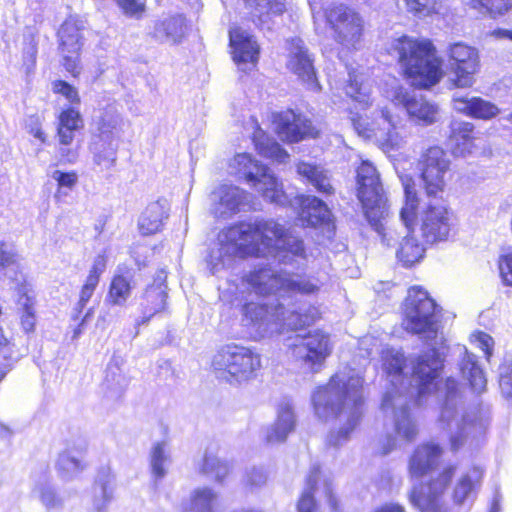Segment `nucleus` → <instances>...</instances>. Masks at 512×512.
I'll return each instance as SVG.
<instances>
[{
	"label": "nucleus",
	"mask_w": 512,
	"mask_h": 512,
	"mask_svg": "<svg viewBox=\"0 0 512 512\" xmlns=\"http://www.w3.org/2000/svg\"><path fill=\"white\" fill-rule=\"evenodd\" d=\"M386 51L395 58L400 76L413 88L429 89L444 76L442 59L431 39L402 35L394 38Z\"/></svg>",
	"instance_id": "f257e3e1"
},
{
	"label": "nucleus",
	"mask_w": 512,
	"mask_h": 512,
	"mask_svg": "<svg viewBox=\"0 0 512 512\" xmlns=\"http://www.w3.org/2000/svg\"><path fill=\"white\" fill-rule=\"evenodd\" d=\"M404 203L400 209V219L410 234L418 228L425 244L446 241L453 229L455 214L447 204H427L419 216L420 198L415 184L410 178L404 184Z\"/></svg>",
	"instance_id": "f03ea898"
},
{
	"label": "nucleus",
	"mask_w": 512,
	"mask_h": 512,
	"mask_svg": "<svg viewBox=\"0 0 512 512\" xmlns=\"http://www.w3.org/2000/svg\"><path fill=\"white\" fill-rule=\"evenodd\" d=\"M443 308L420 285L407 289L401 305V328L424 341H435L442 330Z\"/></svg>",
	"instance_id": "7ed1b4c3"
},
{
	"label": "nucleus",
	"mask_w": 512,
	"mask_h": 512,
	"mask_svg": "<svg viewBox=\"0 0 512 512\" xmlns=\"http://www.w3.org/2000/svg\"><path fill=\"white\" fill-rule=\"evenodd\" d=\"M256 255V222H239L219 232L217 246L211 249L207 263L212 274L230 266L235 259Z\"/></svg>",
	"instance_id": "20e7f679"
},
{
	"label": "nucleus",
	"mask_w": 512,
	"mask_h": 512,
	"mask_svg": "<svg viewBox=\"0 0 512 512\" xmlns=\"http://www.w3.org/2000/svg\"><path fill=\"white\" fill-rule=\"evenodd\" d=\"M356 196L369 224L378 233H383L382 221L388 215V199L376 167L362 161L356 169Z\"/></svg>",
	"instance_id": "39448f33"
},
{
	"label": "nucleus",
	"mask_w": 512,
	"mask_h": 512,
	"mask_svg": "<svg viewBox=\"0 0 512 512\" xmlns=\"http://www.w3.org/2000/svg\"><path fill=\"white\" fill-rule=\"evenodd\" d=\"M278 258L287 262L295 258H306V249L301 238L292 235L283 225L266 220L258 222V257Z\"/></svg>",
	"instance_id": "423d86ee"
},
{
	"label": "nucleus",
	"mask_w": 512,
	"mask_h": 512,
	"mask_svg": "<svg viewBox=\"0 0 512 512\" xmlns=\"http://www.w3.org/2000/svg\"><path fill=\"white\" fill-rule=\"evenodd\" d=\"M323 18L333 40L347 50L357 49L365 36V20L359 11L344 3L323 10Z\"/></svg>",
	"instance_id": "0eeeda50"
},
{
	"label": "nucleus",
	"mask_w": 512,
	"mask_h": 512,
	"mask_svg": "<svg viewBox=\"0 0 512 512\" xmlns=\"http://www.w3.org/2000/svg\"><path fill=\"white\" fill-rule=\"evenodd\" d=\"M451 165L447 151L440 145H431L421 152L417 168L428 198H436L445 191L453 174Z\"/></svg>",
	"instance_id": "6e6552de"
},
{
	"label": "nucleus",
	"mask_w": 512,
	"mask_h": 512,
	"mask_svg": "<svg viewBox=\"0 0 512 512\" xmlns=\"http://www.w3.org/2000/svg\"><path fill=\"white\" fill-rule=\"evenodd\" d=\"M212 368L216 377L228 383H240L254 373L253 352L237 344L222 346L213 356Z\"/></svg>",
	"instance_id": "1a4fd4ad"
},
{
	"label": "nucleus",
	"mask_w": 512,
	"mask_h": 512,
	"mask_svg": "<svg viewBox=\"0 0 512 512\" xmlns=\"http://www.w3.org/2000/svg\"><path fill=\"white\" fill-rule=\"evenodd\" d=\"M457 466H444L435 477L412 486L408 498L419 512H445L441 504V496L450 486Z\"/></svg>",
	"instance_id": "9d476101"
},
{
	"label": "nucleus",
	"mask_w": 512,
	"mask_h": 512,
	"mask_svg": "<svg viewBox=\"0 0 512 512\" xmlns=\"http://www.w3.org/2000/svg\"><path fill=\"white\" fill-rule=\"evenodd\" d=\"M270 123L274 134L289 145L316 139L320 135L310 118L292 108L272 112Z\"/></svg>",
	"instance_id": "9b49d317"
},
{
	"label": "nucleus",
	"mask_w": 512,
	"mask_h": 512,
	"mask_svg": "<svg viewBox=\"0 0 512 512\" xmlns=\"http://www.w3.org/2000/svg\"><path fill=\"white\" fill-rule=\"evenodd\" d=\"M446 61L452 75V88H470L474 84L475 75L480 70V56L475 47L463 42L453 43L447 48Z\"/></svg>",
	"instance_id": "f8f14e48"
},
{
	"label": "nucleus",
	"mask_w": 512,
	"mask_h": 512,
	"mask_svg": "<svg viewBox=\"0 0 512 512\" xmlns=\"http://www.w3.org/2000/svg\"><path fill=\"white\" fill-rule=\"evenodd\" d=\"M123 119L118 114H109L101 118L98 134L94 137L90 150L96 165L109 169L116 163L117 149Z\"/></svg>",
	"instance_id": "ddd939ff"
},
{
	"label": "nucleus",
	"mask_w": 512,
	"mask_h": 512,
	"mask_svg": "<svg viewBox=\"0 0 512 512\" xmlns=\"http://www.w3.org/2000/svg\"><path fill=\"white\" fill-rule=\"evenodd\" d=\"M288 49L287 69L297 76L307 90L319 92L322 87L314 66V58L304 42L299 38H292L288 41Z\"/></svg>",
	"instance_id": "4468645a"
},
{
	"label": "nucleus",
	"mask_w": 512,
	"mask_h": 512,
	"mask_svg": "<svg viewBox=\"0 0 512 512\" xmlns=\"http://www.w3.org/2000/svg\"><path fill=\"white\" fill-rule=\"evenodd\" d=\"M298 344H291L290 350L312 369H319L332 353L330 335L322 329L300 336Z\"/></svg>",
	"instance_id": "2eb2a0df"
},
{
	"label": "nucleus",
	"mask_w": 512,
	"mask_h": 512,
	"mask_svg": "<svg viewBox=\"0 0 512 512\" xmlns=\"http://www.w3.org/2000/svg\"><path fill=\"white\" fill-rule=\"evenodd\" d=\"M253 207L252 194L236 186L221 185L211 194V213L219 219H229L234 214Z\"/></svg>",
	"instance_id": "dca6fc26"
},
{
	"label": "nucleus",
	"mask_w": 512,
	"mask_h": 512,
	"mask_svg": "<svg viewBox=\"0 0 512 512\" xmlns=\"http://www.w3.org/2000/svg\"><path fill=\"white\" fill-rule=\"evenodd\" d=\"M319 287L309 279L294 280L268 268L258 269V295L267 296L280 291L310 295Z\"/></svg>",
	"instance_id": "f3484780"
},
{
	"label": "nucleus",
	"mask_w": 512,
	"mask_h": 512,
	"mask_svg": "<svg viewBox=\"0 0 512 512\" xmlns=\"http://www.w3.org/2000/svg\"><path fill=\"white\" fill-rule=\"evenodd\" d=\"M233 305L239 311L240 325L252 335L256 327V271L240 280Z\"/></svg>",
	"instance_id": "a211bd4d"
},
{
	"label": "nucleus",
	"mask_w": 512,
	"mask_h": 512,
	"mask_svg": "<svg viewBox=\"0 0 512 512\" xmlns=\"http://www.w3.org/2000/svg\"><path fill=\"white\" fill-rule=\"evenodd\" d=\"M480 132L473 122L452 119L448 125L446 143L455 157H466L478 148Z\"/></svg>",
	"instance_id": "6ab92c4d"
},
{
	"label": "nucleus",
	"mask_w": 512,
	"mask_h": 512,
	"mask_svg": "<svg viewBox=\"0 0 512 512\" xmlns=\"http://www.w3.org/2000/svg\"><path fill=\"white\" fill-rule=\"evenodd\" d=\"M229 41L238 70L250 74L256 68V41L253 34L242 27H234L229 30Z\"/></svg>",
	"instance_id": "aec40b11"
},
{
	"label": "nucleus",
	"mask_w": 512,
	"mask_h": 512,
	"mask_svg": "<svg viewBox=\"0 0 512 512\" xmlns=\"http://www.w3.org/2000/svg\"><path fill=\"white\" fill-rule=\"evenodd\" d=\"M166 279L167 273L161 269L156 273L153 283L144 290L140 299L143 314L141 324L147 323L151 317L166 309L168 298Z\"/></svg>",
	"instance_id": "412c9836"
},
{
	"label": "nucleus",
	"mask_w": 512,
	"mask_h": 512,
	"mask_svg": "<svg viewBox=\"0 0 512 512\" xmlns=\"http://www.w3.org/2000/svg\"><path fill=\"white\" fill-rule=\"evenodd\" d=\"M443 454L440 444L427 441L413 450L409 462L408 473L411 479H420L430 474L439 464Z\"/></svg>",
	"instance_id": "4be33fe9"
},
{
	"label": "nucleus",
	"mask_w": 512,
	"mask_h": 512,
	"mask_svg": "<svg viewBox=\"0 0 512 512\" xmlns=\"http://www.w3.org/2000/svg\"><path fill=\"white\" fill-rule=\"evenodd\" d=\"M443 369V363L434 350L431 355H420L413 366L418 380L417 396L423 397L436 391V379Z\"/></svg>",
	"instance_id": "5701e85b"
},
{
	"label": "nucleus",
	"mask_w": 512,
	"mask_h": 512,
	"mask_svg": "<svg viewBox=\"0 0 512 512\" xmlns=\"http://www.w3.org/2000/svg\"><path fill=\"white\" fill-rule=\"evenodd\" d=\"M452 103L457 113L475 120L490 121L500 113L495 103L480 96H456Z\"/></svg>",
	"instance_id": "b1692460"
},
{
	"label": "nucleus",
	"mask_w": 512,
	"mask_h": 512,
	"mask_svg": "<svg viewBox=\"0 0 512 512\" xmlns=\"http://www.w3.org/2000/svg\"><path fill=\"white\" fill-rule=\"evenodd\" d=\"M185 33V18L175 14L154 21L149 35L159 43H179Z\"/></svg>",
	"instance_id": "393cba45"
},
{
	"label": "nucleus",
	"mask_w": 512,
	"mask_h": 512,
	"mask_svg": "<svg viewBox=\"0 0 512 512\" xmlns=\"http://www.w3.org/2000/svg\"><path fill=\"white\" fill-rule=\"evenodd\" d=\"M106 269V259L103 255H98L94 258L93 264L89 270V274L86 277L85 283L83 284L79 299L73 307L72 319L77 321L80 319V315L83 313L88 302L92 298L95 289L97 288L100 277Z\"/></svg>",
	"instance_id": "a878e982"
},
{
	"label": "nucleus",
	"mask_w": 512,
	"mask_h": 512,
	"mask_svg": "<svg viewBox=\"0 0 512 512\" xmlns=\"http://www.w3.org/2000/svg\"><path fill=\"white\" fill-rule=\"evenodd\" d=\"M196 470L199 474L211 477L217 483H222L230 474L232 465L229 461L217 457L216 446H209L196 463Z\"/></svg>",
	"instance_id": "bb28decb"
},
{
	"label": "nucleus",
	"mask_w": 512,
	"mask_h": 512,
	"mask_svg": "<svg viewBox=\"0 0 512 512\" xmlns=\"http://www.w3.org/2000/svg\"><path fill=\"white\" fill-rule=\"evenodd\" d=\"M258 195L268 203L282 204L286 201L283 183L267 166L258 164Z\"/></svg>",
	"instance_id": "cd10ccee"
},
{
	"label": "nucleus",
	"mask_w": 512,
	"mask_h": 512,
	"mask_svg": "<svg viewBox=\"0 0 512 512\" xmlns=\"http://www.w3.org/2000/svg\"><path fill=\"white\" fill-rule=\"evenodd\" d=\"M295 415L290 403L279 405L277 417L268 430L265 440L268 443H279L286 440L287 436L295 429Z\"/></svg>",
	"instance_id": "c85d7f7f"
},
{
	"label": "nucleus",
	"mask_w": 512,
	"mask_h": 512,
	"mask_svg": "<svg viewBox=\"0 0 512 512\" xmlns=\"http://www.w3.org/2000/svg\"><path fill=\"white\" fill-rule=\"evenodd\" d=\"M115 476L109 468L99 470L93 487V508L96 512H106L113 499Z\"/></svg>",
	"instance_id": "c756f323"
},
{
	"label": "nucleus",
	"mask_w": 512,
	"mask_h": 512,
	"mask_svg": "<svg viewBox=\"0 0 512 512\" xmlns=\"http://www.w3.org/2000/svg\"><path fill=\"white\" fill-rule=\"evenodd\" d=\"M171 463L172 456L168 441L153 443L149 453V466L155 485L166 477Z\"/></svg>",
	"instance_id": "7c9ffc66"
},
{
	"label": "nucleus",
	"mask_w": 512,
	"mask_h": 512,
	"mask_svg": "<svg viewBox=\"0 0 512 512\" xmlns=\"http://www.w3.org/2000/svg\"><path fill=\"white\" fill-rule=\"evenodd\" d=\"M299 217L308 226L317 227L324 223L328 207L324 201L316 196L301 195L299 197Z\"/></svg>",
	"instance_id": "2f4dec72"
},
{
	"label": "nucleus",
	"mask_w": 512,
	"mask_h": 512,
	"mask_svg": "<svg viewBox=\"0 0 512 512\" xmlns=\"http://www.w3.org/2000/svg\"><path fill=\"white\" fill-rule=\"evenodd\" d=\"M408 115L416 122L430 125L435 122L438 108L423 97L404 95L402 99Z\"/></svg>",
	"instance_id": "473e14b6"
},
{
	"label": "nucleus",
	"mask_w": 512,
	"mask_h": 512,
	"mask_svg": "<svg viewBox=\"0 0 512 512\" xmlns=\"http://www.w3.org/2000/svg\"><path fill=\"white\" fill-rule=\"evenodd\" d=\"M136 283L130 272L116 274L111 280L105 301L112 306H124Z\"/></svg>",
	"instance_id": "72a5a7b5"
},
{
	"label": "nucleus",
	"mask_w": 512,
	"mask_h": 512,
	"mask_svg": "<svg viewBox=\"0 0 512 512\" xmlns=\"http://www.w3.org/2000/svg\"><path fill=\"white\" fill-rule=\"evenodd\" d=\"M296 171L302 178L312 184L319 193L325 196H329L334 193V188L331 185L326 172L320 168V166L300 161L296 165Z\"/></svg>",
	"instance_id": "f704fd0d"
},
{
	"label": "nucleus",
	"mask_w": 512,
	"mask_h": 512,
	"mask_svg": "<svg viewBox=\"0 0 512 512\" xmlns=\"http://www.w3.org/2000/svg\"><path fill=\"white\" fill-rule=\"evenodd\" d=\"M230 173L240 182L256 186V158L252 153H237L229 164Z\"/></svg>",
	"instance_id": "c9c22d12"
},
{
	"label": "nucleus",
	"mask_w": 512,
	"mask_h": 512,
	"mask_svg": "<svg viewBox=\"0 0 512 512\" xmlns=\"http://www.w3.org/2000/svg\"><path fill=\"white\" fill-rule=\"evenodd\" d=\"M165 218H167V213L159 201L149 204L138 221L140 232L143 235H151L158 232Z\"/></svg>",
	"instance_id": "e433bc0d"
},
{
	"label": "nucleus",
	"mask_w": 512,
	"mask_h": 512,
	"mask_svg": "<svg viewBox=\"0 0 512 512\" xmlns=\"http://www.w3.org/2000/svg\"><path fill=\"white\" fill-rule=\"evenodd\" d=\"M483 472L478 467H473L470 473H464L456 482L452 490V500L461 505L469 494L480 484Z\"/></svg>",
	"instance_id": "4c0bfd02"
},
{
	"label": "nucleus",
	"mask_w": 512,
	"mask_h": 512,
	"mask_svg": "<svg viewBox=\"0 0 512 512\" xmlns=\"http://www.w3.org/2000/svg\"><path fill=\"white\" fill-rule=\"evenodd\" d=\"M321 471L318 467L310 470L306 478V487L297 502V512H317L314 493L317 489Z\"/></svg>",
	"instance_id": "58836bf2"
},
{
	"label": "nucleus",
	"mask_w": 512,
	"mask_h": 512,
	"mask_svg": "<svg viewBox=\"0 0 512 512\" xmlns=\"http://www.w3.org/2000/svg\"><path fill=\"white\" fill-rule=\"evenodd\" d=\"M425 254L423 245L413 236L405 237L397 250V259L404 267H411L420 262Z\"/></svg>",
	"instance_id": "ea45409f"
},
{
	"label": "nucleus",
	"mask_w": 512,
	"mask_h": 512,
	"mask_svg": "<svg viewBox=\"0 0 512 512\" xmlns=\"http://www.w3.org/2000/svg\"><path fill=\"white\" fill-rule=\"evenodd\" d=\"M34 483L33 494L35 497L39 498L46 507H57L60 504V499L51 486L49 476L46 471H43L36 476Z\"/></svg>",
	"instance_id": "a19ab883"
},
{
	"label": "nucleus",
	"mask_w": 512,
	"mask_h": 512,
	"mask_svg": "<svg viewBox=\"0 0 512 512\" xmlns=\"http://www.w3.org/2000/svg\"><path fill=\"white\" fill-rule=\"evenodd\" d=\"M106 396L110 399H119L127 386V381L116 364H109L104 381Z\"/></svg>",
	"instance_id": "79ce46f5"
},
{
	"label": "nucleus",
	"mask_w": 512,
	"mask_h": 512,
	"mask_svg": "<svg viewBox=\"0 0 512 512\" xmlns=\"http://www.w3.org/2000/svg\"><path fill=\"white\" fill-rule=\"evenodd\" d=\"M58 35L62 53L78 54L82 43L80 31L75 24L65 22L59 29Z\"/></svg>",
	"instance_id": "37998d69"
},
{
	"label": "nucleus",
	"mask_w": 512,
	"mask_h": 512,
	"mask_svg": "<svg viewBox=\"0 0 512 512\" xmlns=\"http://www.w3.org/2000/svg\"><path fill=\"white\" fill-rule=\"evenodd\" d=\"M258 154L277 163H284L289 158L288 152L276 140L265 136L264 132L258 136Z\"/></svg>",
	"instance_id": "c03bdc74"
},
{
	"label": "nucleus",
	"mask_w": 512,
	"mask_h": 512,
	"mask_svg": "<svg viewBox=\"0 0 512 512\" xmlns=\"http://www.w3.org/2000/svg\"><path fill=\"white\" fill-rule=\"evenodd\" d=\"M217 499V493L209 487L195 489L191 495L190 512H215Z\"/></svg>",
	"instance_id": "a18cd8bd"
},
{
	"label": "nucleus",
	"mask_w": 512,
	"mask_h": 512,
	"mask_svg": "<svg viewBox=\"0 0 512 512\" xmlns=\"http://www.w3.org/2000/svg\"><path fill=\"white\" fill-rule=\"evenodd\" d=\"M56 467L62 478L71 479L83 471L85 464L82 458L66 450L59 454Z\"/></svg>",
	"instance_id": "49530a36"
},
{
	"label": "nucleus",
	"mask_w": 512,
	"mask_h": 512,
	"mask_svg": "<svg viewBox=\"0 0 512 512\" xmlns=\"http://www.w3.org/2000/svg\"><path fill=\"white\" fill-rule=\"evenodd\" d=\"M470 8L493 18L503 16L512 10V0H469Z\"/></svg>",
	"instance_id": "de8ad7c7"
},
{
	"label": "nucleus",
	"mask_w": 512,
	"mask_h": 512,
	"mask_svg": "<svg viewBox=\"0 0 512 512\" xmlns=\"http://www.w3.org/2000/svg\"><path fill=\"white\" fill-rule=\"evenodd\" d=\"M286 0H258V20L261 24L272 22L286 12Z\"/></svg>",
	"instance_id": "09e8293b"
},
{
	"label": "nucleus",
	"mask_w": 512,
	"mask_h": 512,
	"mask_svg": "<svg viewBox=\"0 0 512 512\" xmlns=\"http://www.w3.org/2000/svg\"><path fill=\"white\" fill-rule=\"evenodd\" d=\"M35 302L32 297L23 293L18 299V309L21 312V326L25 332L34 330L36 324Z\"/></svg>",
	"instance_id": "8fccbe9b"
},
{
	"label": "nucleus",
	"mask_w": 512,
	"mask_h": 512,
	"mask_svg": "<svg viewBox=\"0 0 512 512\" xmlns=\"http://www.w3.org/2000/svg\"><path fill=\"white\" fill-rule=\"evenodd\" d=\"M321 318V313L316 307H311L304 312H292L290 329L297 331L314 325Z\"/></svg>",
	"instance_id": "3c124183"
},
{
	"label": "nucleus",
	"mask_w": 512,
	"mask_h": 512,
	"mask_svg": "<svg viewBox=\"0 0 512 512\" xmlns=\"http://www.w3.org/2000/svg\"><path fill=\"white\" fill-rule=\"evenodd\" d=\"M407 10L417 17H428L438 13L440 0H404Z\"/></svg>",
	"instance_id": "603ef678"
},
{
	"label": "nucleus",
	"mask_w": 512,
	"mask_h": 512,
	"mask_svg": "<svg viewBox=\"0 0 512 512\" xmlns=\"http://www.w3.org/2000/svg\"><path fill=\"white\" fill-rule=\"evenodd\" d=\"M52 178L58 184V190L55 193L56 199H61L62 196H67L68 191L72 190L78 181V175L75 172H62L55 170L52 173Z\"/></svg>",
	"instance_id": "864d4df0"
},
{
	"label": "nucleus",
	"mask_w": 512,
	"mask_h": 512,
	"mask_svg": "<svg viewBox=\"0 0 512 512\" xmlns=\"http://www.w3.org/2000/svg\"><path fill=\"white\" fill-rule=\"evenodd\" d=\"M14 345L4 336L0 328V382L11 369L10 360L14 359Z\"/></svg>",
	"instance_id": "5fc2aeb1"
},
{
	"label": "nucleus",
	"mask_w": 512,
	"mask_h": 512,
	"mask_svg": "<svg viewBox=\"0 0 512 512\" xmlns=\"http://www.w3.org/2000/svg\"><path fill=\"white\" fill-rule=\"evenodd\" d=\"M496 264L502 285L512 288V250L499 254Z\"/></svg>",
	"instance_id": "6e6d98bb"
},
{
	"label": "nucleus",
	"mask_w": 512,
	"mask_h": 512,
	"mask_svg": "<svg viewBox=\"0 0 512 512\" xmlns=\"http://www.w3.org/2000/svg\"><path fill=\"white\" fill-rule=\"evenodd\" d=\"M128 18L139 20L145 13L146 6L142 0H112Z\"/></svg>",
	"instance_id": "4d7b16f0"
},
{
	"label": "nucleus",
	"mask_w": 512,
	"mask_h": 512,
	"mask_svg": "<svg viewBox=\"0 0 512 512\" xmlns=\"http://www.w3.org/2000/svg\"><path fill=\"white\" fill-rule=\"evenodd\" d=\"M58 124L78 131L83 127V120L79 111L75 108H68L59 115Z\"/></svg>",
	"instance_id": "13d9d810"
},
{
	"label": "nucleus",
	"mask_w": 512,
	"mask_h": 512,
	"mask_svg": "<svg viewBox=\"0 0 512 512\" xmlns=\"http://www.w3.org/2000/svg\"><path fill=\"white\" fill-rule=\"evenodd\" d=\"M468 382L471 390H473L475 393H481L486 388V378L484 372L476 364H472L469 370Z\"/></svg>",
	"instance_id": "bf43d9fd"
},
{
	"label": "nucleus",
	"mask_w": 512,
	"mask_h": 512,
	"mask_svg": "<svg viewBox=\"0 0 512 512\" xmlns=\"http://www.w3.org/2000/svg\"><path fill=\"white\" fill-rule=\"evenodd\" d=\"M473 421L467 420L464 416L461 420V424L459 426V431L453 434L449 439V446L452 452H457L461 449L465 443L466 435L463 430L468 426L472 425Z\"/></svg>",
	"instance_id": "052dcab7"
},
{
	"label": "nucleus",
	"mask_w": 512,
	"mask_h": 512,
	"mask_svg": "<svg viewBox=\"0 0 512 512\" xmlns=\"http://www.w3.org/2000/svg\"><path fill=\"white\" fill-rule=\"evenodd\" d=\"M53 91L63 95L70 103H79L77 90L65 81H56L53 83Z\"/></svg>",
	"instance_id": "680f3d73"
},
{
	"label": "nucleus",
	"mask_w": 512,
	"mask_h": 512,
	"mask_svg": "<svg viewBox=\"0 0 512 512\" xmlns=\"http://www.w3.org/2000/svg\"><path fill=\"white\" fill-rule=\"evenodd\" d=\"M346 94L355 101H365L367 93L355 76H350L346 84Z\"/></svg>",
	"instance_id": "e2e57ef3"
},
{
	"label": "nucleus",
	"mask_w": 512,
	"mask_h": 512,
	"mask_svg": "<svg viewBox=\"0 0 512 512\" xmlns=\"http://www.w3.org/2000/svg\"><path fill=\"white\" fill-rule=\"evenodd\" d=\"M26 129L35 138L45 142V134L41 129V120L37 115H31L26 120Z\"/></svg>",
	"instance_id": "0e129e2a"
},
{
	"label": "nucleus",
	"mask_w": 512,
	"mask_h": 512,
	"mask_svg": "<svg viewBox=\"0 0 512 512\" xmlns=\"http://www.w3.org/2000/svg\"><path fill=\"white\" fill-rule=\"evenodd\" d=\"M459 394V383L453 377H447L444 381V400L449 402Z\"/></svg>",
	"instance_id": "69168bd1"
},
{
	"label": "nucleus",
	"mask_w": 512,
	"mask_h": 512,
	"mask_svg": "<svg viewBox=\"0 0 512 512\" xmlns=\"http://www.w3.org/2000/svg\"><path fill=\"white\" fill-rule=\"evenodd\" d=\"M363 381L360 377H350L344 384L342 398L346 399L350 394H359L362 389Z\"/></svg>",
	"instance_id": "338daca9"
},
{
	"label": "nucleus",
	"mask_w": 512,
	"mask_h": 512,
	"mask_svg": "<svg viewBox=\"0 0 512 512\" xmlns=\"http://www.w3.org/2000/svg\"><path fill=\"white\" fill-rule=\"evenodd\" d=\"M396 431L408 441H412L418 433L415 423L410 420L404 425L400 422L396 423Z\"/></svg>",
	"instance_id": "774afa93"
}]
</instances>
